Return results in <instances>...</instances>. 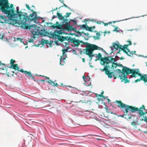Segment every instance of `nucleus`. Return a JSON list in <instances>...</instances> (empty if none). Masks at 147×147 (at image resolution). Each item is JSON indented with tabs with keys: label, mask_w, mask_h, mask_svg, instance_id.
Wrapping results in <instances>:
<instances>
[{
	"label": "nucleus",
	"mask_w": 147,
	"mask_h": 147,
	"mask_svg": "<svg viewBox=\"0 0 147 147\" xmlns=\"http://www.w3.org/2000/svg\"><path fill=\"white\" fill-rule=\"evenodd\" d=\"M109 65H107V66H105V67L102 69L100 70L102 71H105V73L109 78H111L113 74L116 76H118V78H120L121 80V82H123L124 81V83H129V80H128L127 76L125 74V72H123V71L120 69H115L113 72H110V71L108 70V68L110 69H114L115 66L113 65L111 63H109Z\"/></svg>",
	"instance_id": "f257e3e1"
},
{
	"label": "nucleus",
	"mask_w": 147,
	"mask_h": 147,
	"mask_svg": "<svg viewBox=\"0 0 147 147\" xmlns=\"http://www.w3.org/2000/svg\"><path fill=\"white\" fill-rule=\"evenodd\" d=\"M32 13L30 14L29 16H27V13L21 16V20L20 22H19V20H14L13 23L15 24V26L17 27H20L21 28H26L28 24L26 22H29L31 21H35L38 19L36 13L33 10H31Z\"/></svg>",
	"instance_id": "f03ea898"
},
{
	"label": "nucleus",
	"mask_w": 147,
	"mask_h": 147,
	"mask_svg": "<svg viewBox=\"0 0 147 147\" xmlns=\"http://www.w3.org/2000/svg\"><path fill=\"white\" fill-rule=\"evenodd\" d=\"M116 102H117V106L118 107L122 109L123 112L125 113H127L129 111L132 113H134L137 111H139V114L140 117L144 115L145 113L147 114V112H144L142 109H143L145 110V107L144 105H143L140 108L129 105L125 104L121 102V101L116 100Z\"/></svg>",
	"instance_id": "7ed1b4c3"
},
{
	"label": "nucleus",
	"mask_w": 147,
	"mask_h": 147,
	"mask_svg": "<svg viewBox=\"0 0 147 147\" xmlns=\"http://www.w3.org/2000/svg\"><path fill=\"white\" fill-rule=\"evenodd\" d=\"M58 18L62 21L61 24H59L58 22H56V24H54L51 26L53 28H57L60 30L65 29L68 31L71 30L72 26H70L69 22L68 19H65L62 15L58 12L57 13Z\"/></svg>",
	"instance_id": "20e7f679"
},
{
	"label": "nucleus",
	"mask_w": 147,
	"mask_h": 147,
	"mask_svg": "<svg viewBox=\"0 0 147 147\" xmlns=\"http://www.w3.org/2000/svg\"><path fill=\"white\" fill-rule=\"evenodd\" d=\"M9 8L7 9V11L8 10L9 12L3 11L2 10H1L4 13L8 15L9 19L10 20L11 24L15 26V24L13 23V21L14 20H18L16 19V17L17 16V14L15 13H14V8L13 7V5L11 4L10 6H9V3H8Z\"/></svg>",
	"instance_id": "39448f33"
},
{
	"label": "nucleus",
	"mask_w": 147,
	"mask_h": 147,
	"mask_svg": "<svg viewBox=\"0 0 147 147\" xmlns=\"http://www.w3.org/2000/svg\"><path fill=\"white\" fill-rule=\"evenodd\" d=\"M26 28H22L24 29H29L30 31L31 32L32 34L33 35L31 37V38H33L35 39L36 37L35 36L36 35H39L41 34L40 31L41 30L40 28L39 27H37L36 25L34 24L33 25L28 26L27 25Z\"/></svg>",
	"instance_id": "423d86ee"
},
{
	"label": "nucleus",
	"mask_w": 147,
	"mask_h": 147,
	"mask_svg": "<svg viewBox=\"0 0 147 147\" xmlns=\"http://www.w3.org/2000/svg\"><path fill=\"white\" fill-rule=\"evenodd\" d=\"M122 71H123V72H125L126 76L131 73L132 74L130 76L131 78L133 77L135 78L136 77V75L138 76L139 74H141L136 72V70L134 69H131L126 67H123Z\"/></svg>",
	"instance_id": "0eeeda50"
},
{
	"label": "nucleus",
	"mask_w": 147,
	"mask_h": 147,
	"mask_svg": "<svg viewBox=\"0 0 147 147\" xmlns=\"http://www.w3.org/2000/svg\"><path fill=\"white\" fill-rule=\"evenodd\" d=\"M89 44V45L86 47V55H90L92 54L93 51L96 50H99L101 49H102L100 47L95 45Z\"/></svg>",
	"instance_id": "6e6552de"
},
{
	"label": "nucleus",
	"mask_w": 147,
	"mask_h": 147,
	"mask_svg": "<svg viewBox=\"0 0 147 147\" xmlns=\"http://www.w3.org/2000/svg\"><path fill=\"white\" fill-rule=\"evenodd\" d=\"M8 0H0V9L3 11L9 12L6 11L9 8Z\"/></svg>",
	"instance_id": "1a4fd4ad"
},
{
	"label": "nucleus",
	"mask_w": 147,
	"mask_h": 147,
	"mask_svg": "<svg viewBox=\"0 0 147 147\" xmlns=\"http://www.w3.org/2000/svg\"><path fill=\"white\" fill-rule=\"evenodd\" d=\"M97 55V54H96ZM102 55L101 54L99 53L98 54V55L96 56V59L95 61H96L97 60H100V64L102 65H104L105 63L107 61H109L108 60V57H105L102 58Z\"/></svg>",
	"instance_id": "9d476101"
},
{
	"label": "nucleus",
	"mask_w": 147,
	"mask_h": 147,
	"mask_svg": "<svg viewBox=\"0 0 147 147\" xmlns=\"http://www.w3.org/2000/svg\"><path fill=\"white\" fill-rule=\"evenodd\" d=\"M138 76L140 77V78L135 80V83L140 82L141 80L143 81L144 83L147 82V75L146 74H144L142 75L141 74H139Z\"/></svg>",
	"instance_id": "9b49d317"
},
{
	"label": "nucleus",
	"mask_w": 147,
	"mask_h": 147,
	"mask_svg": "<svg viewBox=\"0 0 147 147\" xmlns=\"http://www.w3.org/2000/svg\"><path fill=\"white\" fill-rule=\"evenodd\" d=\"M70 41L73 43L74 46L78 47L80 43H83L82 41L78 39H76L75 38H71L70 39Z\"/></svg>",
	"instance_id": "f8f14e48"
},
{
	"label": "nucleus",
	"mask_w": 147,
	"mask_h": 147,
	"mask_svg": "<svg viewBox=\"0 0 147 147\" xmlns=\"http://www.w3.org/2000/svg\"><path fill=\"white\" fill-rule=\"evenodd\" d=\"M121 45L119 43L113 42L112 43L111 48L112 50L115 51L118 50L119 48L120 49L121 48Z\"/></svg>",
	"instance_id": "ddd939ff"
},
{
	"label": "nucleus",
	"mask_w": 147,
	"mask_h": 147,
	"mask_svg": "<svg viewBox=\"0 0 147 147\" xmlns=\"http://www.w3.org/2000/svg\"><path fill=\"white\" fill-rule=\"evenodd\" d=\"M108 57V60L109 61H107L105 63L106 64L105 66H107V65H108V66L109 65V63H111L113 65H115L116 63H114V62L116 61V60L115 59V58H112L111 57Z\"/></svg>",
	"instance_id": "4468645a"
},
{
	"label": "nucleus",
	"mask_w": 147,
	"mask_h": 147,
	"mask_svg": "<svg viewBox=\"0 0 147 147\" xmlns=\"http://www.w3.org/2000/svg\"><path fill=\"white\" fill-rule=\"evenodd\" d=\"M14 72L12 70V69L10 68H7V73L6 74L7 77H11V76H13L14 75Z\"/></svg>",
	"instance_id": "2eb2a0df"
},
{
	"label": "nucleus",
	"mask_w": 147,
	"mask_h": 147,
	"mask_svg": "<svg viewBox=\"0 0 147 147\" xmlns=\"http://www.w3.org/2000/svg\"><path fill=\"white\" fill-rule=\"evenodd\" d=\"M16 13H17V16L18 15L19 18V22H21V20H22L21 19V17L20 16H22V15H24V14H26V13H24L22 12L21 11H19V7H16Z\"/></svg>",
	"instance_id": "dca6fc26"
},
{
	"label": "nucleus",
	"mask_w": 147,
	"mask_h": 147,
	"mask_svg": "<svg viewBox=\"0 0 147 147\" xmlns=\"http://www.w3.org/2000/svg\"><path fill=\"white\" fill-rule=\"evenodd\" d=\"M4 65L5 67H1L0 68V73L3 74H5L7 73V68L6 69L5 65Z\"/></svg>",
	"instance_id": "f3484780"
},
{
	"label": "nucleus",
	"mask_w": 147,
	"mask_h": 147,
	"mask_svg": "<svg viewBox=\"0 0 147 147\" xmlns=\"http://www.w3.org/2000/svg\"><path fill=\"white\" fill-rule=\"evenodd\" d=\"M66 58L62 57V56H61L60 59V64L61 65H63L65 63Z\"/></svg>",
	"instance_id": "a211bd4d"
},
{
	"label": "nucleus",
	"mask_w": 147,
	"mask_h": 147,
	"mask_svg": "<svg viewBox=\"0 0 147 147\" xmlns=\"http://www.w3.org/2000/svg\"><path fill=\"white\" fill-rule=\"evenodd\" d=\"M10 68L12 69H14L15 71L17 70L18 71L19 70V69L20 68L18 66V64H15L13 65H12L11 66H10Z\"/></svg>",
	"instance_id": "6ab92c4d"
},
{
	"label": "nucleus",
	"mask_w": 147,
	"mask_h": 147,
	"mask_svg": "<svg viewBox=\"0 0 147 147\" xmlns=\"http://www.w3.org/2000/svg\"><path fill=\"white\" fill-rule=\"evenodd\" d=\"M24 73L28 75V76L30 77L32 79H34V81H36L34 79V76L32 75V73L30 71H27L25 70Z\"/></svg>",
	"instance_id": "aec40b11"
},
{
	"label": "nucleus",
	"mask_w": 147,
	"mask_h": 147,
	"mask_svg": "<svg viewBox=\"0 0 147 147\" xmlns=\"http://www.w3.org/2000/svg\"><path fill=\"white\" fill-rule=\"evenodd\" d=\"M120 117H123L127 120H128V119H131V117L133 116V115H132L131 116H129L127 114H125L120 115Z\"/></svg>",
	"instance_id": "412c9836"
},
{
	"label": "nucleus",
	"mask_w": 147,
	"mask_h": 147,
	"mask_svg": "<svg viewBox=\"0 0 147 147\" xmlns=\"http://www.w3.org/2000/svg\"><path fill=\"white\" fill-rule=\"evenodd\" d=\"M105 109H106V111L108 113H111V114H112L114 115H117L115 113L112 112L111 111V110L110 109H109L108 107L107 106H106Z\"/></svg>",
	"instance_id": "4be33fe9"
},
{
	"label": "nucleus",
	"mask_w": 147,
	"mask_h": 147,
	"mask_svg": "<svg viewBox=\"0 0 147 147\" xmlns=\"http://www.w3.org/2000/svg\"><path fill=\"white\" fill-rule=\"evenodd\" d=\"M128 55H127L128 56H132L134 54H135L136 53V51H130L129 50H128Z\"/></svg>",
	"instance_id": "5701e85b"
},
{
	"label": "nucleus",
	"mask_w": 147,
	"mask_h": 147,
	"mask_svg": "<svg viewBox=\"0 0 147 147\" xmlns=\"http://www.w3.org/2000/svg\"><path fill=\"white\" fill-rule=\"evenodd\" d=\"M125 49L121 47V48H120L119 51L117 53H120V52L121 51V50L123 51L124 53H125L127 55H128V51L127 52Z\"/></svg>",
	"instance_id": "b1692460"
},
{
	"label": "nucleus",
	"mask_w": 147,
	"mask_h": 147,
	"mask_svg": "<svg viewBox=\"0 0 147 147\" xmlns=\"http://www.w3.org/2000/svg\"><path fill=\"white\" fill-rule=\"evenodd\" d=\"M96 36H94L93 37L95 40L99 39L100 36V34L97 32L96 33Z\"/></svg>",
	"instance_id": "393cba45"
},
{
	"label": "nucleus",
	"mask_w": 147,
	"mask_h": 147,
	"mask_svg": "<svg viewBox=\"0 0 147 147\" xmlns=\"http://www.w3.org/2000/svg\"><path fill=\"white\" fill-rule=\"evenodd\" d=\"M56 36L58 37L57 39L61 42L63 41L65 39L64 37L63 36H61L58 35H56Z\"/></svg>",
	"instance_id": "a878e982"
},
{
	"label": "nucleus",
	"mask_w": 147,
	"mask_h": 147,
	"mask_svg": "<svg viewBox=\"0 0 147 147\" xmlns=\"http://www.w3.org/2000/svg\"><path fill=\"white\" fill-rule=\"evenodd\" d=\"M49 41L48 40H45L44 39H42L41 41V43L43 44H47L49 43Z\"/></svg>",
	"instance_id": "bb28decb"
},
{
	"label": "nucleus",
	"mask_w": 147,
	"mask_h": 147,
	"mask_svg": "<svg viewBox=\"0 0 147 147\" xmlns=\"http://www.w3.org/2000/svg\"><path fill=\"white\" fill-rule=\"evenodd\" d=\"M140 124L138 123V121H133L131 122V125H133L134 126L137 125H139Z\"/></svg>",
	"instance_id": "cd10ccee"
},
{
	"label": "nucleus",
	"mask_w": 147,
	"mask_h": 147,
	"mask_svg": "<svg viewBox=\"0 0 147 147\" xmlns=\"http://www.w3.org/2000/svg\"><path fill=\"white\" fill-rule=\"evenodd\" d=\"M71 13H67L66 14V15L64 16V17L66 19H67V18L69 17L70 16Z\"/></svg>",
	"instance_id": "c85d7f7f"
},
{
	"label": "nucleus",
	"mask_w": 147,
	"mask_h": 147,
	"mask_svg": "<svg viewBox=\"0 0 147 147\" xmlns=\"http://www.w3.org/2000/svg\"><path fill=\"white\" fill-rule=\"evenodd\" d=\"M103 92L102 91V92L100 94H96V96H98L99 97H102L104 98L105 99V96L103 95Z\"/></svg>",
	"instance_id": "c756f323"
},
{
	"label": "nucleus",
	"mask_w": 147,
	"mask_h": 147,
	"mask_svg": "<svg viewBox=\"0 0 147 147\" xmlns=\"http://www.w3.org/2000/svg\"><path fill=\"white\" fill-rule=\"evenodd\" d=\"M61 30H57L56 31H55V33L59 35H61L62 34Z\"/></svg>",
	"instance_id": "7c9ffc66"
},
{
	"label": "nucleus",
	"mask_w": 147,
	"mask_h": 147,
	"mask_svg": "<svg viewBox=\"0 0 147 147\" xmlns=\"http://www.w3.org/2000/svg\"><path fill=\"white\" fill-rule=\"evenodd\" d=\"M78 26L80 27L81 29L82 28H87L86 24L80 25Z\"/></svg>",
	"instance_id": "2f4dec72"
},
{
	"label": "nucleus",
	"mask_w": 147,
	"mask_h": 147,
	"mask_svg": "<svg viewBox=\"0 0 147 147\" xmlns=\"http://www.w3.org/2000/svg\"><path fill=\"white\" fill-rule=\"evenodd\" d=\"M4 17L0 15V22L3 23V20L4 19Z\"/></svg>",
	"instance_id": "473e14b6"
},
{
	"label": "nucleus",
	"mask_w": 147,
	"mask_h": 147,
	"mask_svg": "<svg viewBox=\"0 0 147 147\" xmlns=\"http://www.w3.org/2000/svg\"><path fill=\"white\" fill-rule=\"evenodd\" d=\"M87 29H86V30H88L90 32H92L93 31L92 27H88V26H87Z\"/></svg>",
	"instance_id": "72a5a7b5"
},
{
	"label": "nucleus",
	"mask_w": 147,
	"mask_h": 147,
	"mask_svg": "<svg viewBox=\"0 0 147 147\" xmlns=\"http://www.w3.org/2000/svg\"><path fill=\"white\" fill-rule=\"evenodd\" d=\"M15 62V61L13 59H11L10 61V64H11L10 66H11L12 65H13Z\"/></svg>",
	"instance_id": "f704fd0d"
},
{
	"label": "nucleus",
	"mask_w": 147,
	"mask_h": 147,
	"mask_svg": "<svg viewBox=\"0 0 147 147\" xmlns=\"http://www.w3.org/2000/svg\"><path fill=\"white\" fill-rule=\"evenodd\" d=\"M62 55L61 56H62V57L67 58V54L65 53L66 52H62Z\"/></svg>",
	"instance_id": "c9c22d12"
},
{
	"label": "nucleus",
	"mask_w": 147,
	"mask_h": 147,
	"mask_svg": "<svg viewBox=\"0 0 147 147\" xmlns=\"http://www.w3.org/2000/svg\"><path fill=\"white\" fill-rule=\"evenodd\" d=\"M143 117H144V119H140L141 121H143L144 120V121H146V122H147V117L146 116L144 117V116L143 115Z\"/></svg>",
	"instance_id": "e433bc0d"
},
{
	"label": "nucleus",
	"mask_w": 147,
	"mask_h": 147,
	"mask_svg": "<svg viewBox=\"0 0 147 147\" xmlns=\"http://www.w3.org/2000/svg\"><path fill=\"white\" fill-rule=\"evenodd\" d=\"M115 65H116V66L115 67H115H116L117 66H119L120 67H121L122 66L123 67H123H124V66H122V64H117V63H116V64Z\"/></svg>",
	"instance_id": "4c0bfd02"
},
{
	"label": "nucleus",
	"mask_w": 147,
	"mask_h": 147,
	"mask_svg": "<svg viewBox=\"0 0 147 147\" xmlns=\"http://www.w3.org/2000/svg\"><path fill=\"white\" fill-rule=\"evenodd\" d=\"M94 22H96V23H97L98 24H101V23H102V22H101L100 21H96L95 20H94Z\"/></svg>",
	"instance_id": "58836bf2"
},
{
	"label": "nucleus",
	"mask_w": 147,
	"mask_h": 147,
	"mask_svg": "<svg viewBox=\"0 0 147 147\" xmlns=\"http://www.w3.org/2000/svg\"><path fill=\"white\" fill-rule=\"evenodd\" d=\"M26 6L28 10H30L31 11L32 10L31 9L30 7H29V5H27V4H26Z\"/></svg>",
	"instance_id": "ea45409f"
},
{
	"label": "nucleus",
	"mask_w": 147,
	"mask_h": 147,
	"mask_svg": "<svg viewBox=\"0 0 147 147\" xmlns=\"http://www.w3.org/2000/svg\"><path fill=\"white\" fill-rule=\"evenodd\" d=\"M113 31H115L116 32H118L119 31L118 30V28L117 27H115L114 29L113 30Z\"/></svg>",
	"instance_id": "a19ab883"
},
{
	"label": "nucleus",
	"mask_w": 147,
	"mask_h": 147,
	"mask_svg": "<svg viewBox=\"0 0 147 147\" xmlns=\"http://www.w3.org/2000/svg\"><path fill=\"white\" fill-rule=\"evenodd\" d=\"M68 48H67L66 49H63L62 50V52H67L68 50Z\"/></svg>",
	"instance_id": "79ce46f5"
},
{
	"label": "nucleus",
	"mask_w": 147,
	"mask_h": 147,
	"mask_svg": "<svg viewBox=\"0 0 147 147\" xmlns=\"http://www.w3.org/2000/svg\"><path fill=\"white\" fill-rule=\"evenodd\" d=\"M102 23L104 24L105 26H107L108 25V24H109L112 23V22H109L108 23H104L103 22H102Z\"/></svg>",
	"instance_id": "37998d69"
},
{
	"label": "nucleus",
	"mask_w": 147,
	"mask_h": 147,
	"mask_svg": "<svg viewBox=\"0 0 147 147\" xmlns=\"http://www.w3.org/2000/svg\"><path fill=\"white\" fill-rule=\"evenodd\" d=\"M87 55L90 58V60L92 59V57L94 56V55L92 54H90V55Z\"/></svg>",
	"instance_id": "c03bdc74"
},
{
	"label": "nucleus",
	"mask_w": 147,
	"mask_h": 147,
	"mask_svg": "<svg viewBox=\"0 0 147 147\" xmlns=\"http://www.w3.org/2000/svg\"><path fill=\"white\" fill-rule=\"evenodd\" d=\"M47 82L49 83V84H52L54 83V82H53L52 81L50 80H49Z\"/></svg>",
	"instance_id": "a18cd8bd"
},
{
	"label": "nucleus",
	"mask_w": 147,
	"mask_h": 147,
	"mask_svg": "<svg viewBox=\"0 0 147 147\" xmlns=\"http://www.w3.org/2000/svg\"><path fill=\"white\" fill-rule=\"evenodd\" d=\"M82 33L84 34L85 36H88V35H89V34L88 33H85L83 31L82 32Z\"/></svg>",
	"instance_id": "49530a36"
},
{
	"label": "nucleus",
	"mask_w": 147,
	"mask_h": 147,
	"mask_svg": "<svg viewBox=\"0 0 147 147\" xmlns=\"http://www.w3.org/2000/svg\"><path fill=\"white\" fill-rule=\"evenodd\" d=\"M127 42L128 43V44L127 45H131L132 44L130 40H128L127 41Z\"/></svg>",
	"instance_id": "de8ad7c7"
},
{
	"label": "nucleus",
	"mask_w": 147,
	"mask_h": 147,
	"mask_svg": "<svg viewBox=\"0 0 147 147\" xmlns=\"http://www.w3.org/2000/svg\"><path fill=\"white\" fill-rule=\"evenodd\" d=\"M128 46V45H125L123 47V48H125V49H127L128 50V49L127 48V46Z\"/></svg>",
	"instance_id": "09e8293b"
},
{
	"label": "nucleus",
	"mask_w": 147,
	"mask_h": 147,
	"mask_svg": "<svg viewBox=\"0 0 147 147\" xmlns=\"http://www.w3.org/2000/svg\"><path fill=\"white\" fill-rule=\"evenodd\" d=\"M28 42H33V40L32 39H29L28 40Z\"/></svg>",
	"instance_id": "8fccbe9b"
},
{
	"label": "nucleus",
	"mask_w": 147,
	"mask_h": 147,
	"mask_svg": "<svg viewBox=\"0 0 147 147\" xmlns=\"http://www.w3.org/2000/svg\"><path fill=\"white\" fill-rule=\"evenodd\" d=\"M20 71L22 73H23V72H24V71H24V70L23 69H22L20 70V69H19V71Z\"/></svg>",
	"instance_id": "3c124183"
},
{
	"label": "nucleus",
	"mask_w": 147,
	"mask_h": 147,
	"mask_svg": "<svg viewBox=\"0 0 147 147\" xmlns=\"http://www.w3.org/2000/svg\"><path fill=\"white\" fill-rule=\"evenodd\" d=\"M3 36L1 34H0V39H3Z\"/></svg>",
	"instance_id": "603ef678"
},
{
	"label": "nucleus",
	"mask_w": 147,
	"mask_h": 147,
	"mask_svg": "<svg viewBox=\"0 0 147 147\" xmlns=\"http://www.w3.org/2000/svg\"><path fill=\"white\" fill-rule=\"evenodd\" d=\"M53 86H57L58 85V84L56 83H54H54H53Z\"/></svg>",
	"instance_id": "864d4df0"
},
{
	"label": "nucleus",
	"mask_w": 147,
	"mask_h": 147,
	"mask_svg": "<svg viewBox=\"0 0 147 147\" xmlns=\"http://www.w3.org/2000/svg\"><path fill=\"white\" fill-rule=\"evenodd\" d=\"M82 78H83L84 80L85 81H86V80H85L86 79V76L84 75L83 76Z\"/></svg>",
	"instance_id": "5fc2aeb1"
},
{
	"label": "nucleus",
	"mask_w": 147,
	"mask_h": 147,
	"mask_svg": "<svg viewBox=\"0 0 147 147\" xmlns=\"http://www.w3.org/2000/svg\"><path fill=\"white\" fill-rule=\"evenodd\" d=\"M63 3V6H64L66 8H68V7L64 3Z\"/></svg>",
	"instance_id": "6e6d98bb"
},
{
	"label": "nucleus",
	"mask_w": 147,
	"mask_h": 147,
	"mask_svg": "<svg viewBox=\"0 0 147 147\" xmlns=\"http://www.w3.org/2000/svg\"><path fill=\"white\" fill-rule=\"evenodd\" d=\"M19 74V73L18 72H16L15 74L17 76L19 77L20 76L18 74Z\"/></svg>",
	"instance_id": "4d7b16f0"
},
{
	"label": "nucleus",
	"mask_w": 147,
	"mask_h": 147,
	"mask_svg": "<svg viewBox=\"0 0 147 147\" xmlns=\"http://www.w3.org/2000/svg\"><path fill=\"white\" fill-rule=\"evenodd\" d=\"M124 59V58L123 57H121L120 58V59L121 60H123Z\"/></svg>",
	"instance_id": "13d9d810"
},
{
	"label": "nucleus",
	"mask_w": 147,
	"mask_h": 147,
	"mask_svg": "<svg viewBox=\"0 0 147 147\" xmlns=\"http://www.w3.org/2000/svg\"><path fill=\"white\" fill-rule=\"evenodd\" d=\"M82 59V61L84 62H85V59L84 58H83Z\"/></svg>",
	"instance_id": "bf43d9fd"
},
{
	"label": "nucleus",
	"mask_w": 147,
	"mask_h": 147,
	"mask_svg": "<svg viewBox=\"0 0 147 147\" xmlns=\"http://www.w3.org/2000/svg\"><path fill=\"white\" fill-rule=\"evenodd\" d=\"M60 2L62 3H64V1L63 0H59Z\"/></svg>",
	"instance_id": "052dcab7"
},
{
	"label": "nucleus",
	"mask_w": 147,
	"mask_h": 147,
	"mask_svg": "<svg viewBox=\"0 0 147 147\" xmlns=\"http://www.w3.org/2000/svg\"><path fill=\"white\" fill-rule=\"evenodd\" d=\"M97 97H98V100H100L101 99V98L100 97H99L98 96H97Z\"/></svg>",
	"instance_id": "680f3d73"
},
{
	"label": "nucleus",
	"mask_w": 147,
	"mask_h": 147,
	"mask_svg": "<svg viewBox=\"0 0 147 147\" xmlns=\"http://www.w3.org/2000/svg\"><path fill=\"white\" fill-rule=\"evenodd\" d=\"M1 65H5V64L4 63H1V62H0V66Z\"/></svg>",
	"instance_id": "e2e57ef3"
},
{
	"label": "nucleus",
	"mask_w": 147,
	"mask_h": 147,
	"mask_svg": "<svg viewBox=\"0 0 147 147\" xmlns=\"http://www.w3.org/2000/svg\"><path fill=\"white\" fill-rule=\"evenodd\" d=\"M42 76L45 77V78H46L47 79H49V78L48 77H47V76Z\"/></svg>",
	"instance_id": "0e129e2a"
},
{
	"label": "nucleus",
	"mask_w": 147,
	"mask_h": 147,
	"mask_svg": "<svg viewBox=\"0 0 147 147\" xmlns=\"http://www.w3.org/2000/svg\"><path fill=\"white\" fill-rule=\"evenodd\" d=\"M113 75L114 76V79H116L117 78V77H116V76H115L114 75H113Z\"/></svg>",
	"instance_id": "69168bd1"
},
{
	"label": "nucleus",
	"mask_w": 147,
	"mask_h": 147,
	"mask_svg": "<svg viewBox=\"0 0 147 147\" xmlns=\"http://www.w3.org/2000/svg\"><path fill=\"white\" fill-rule=\"evenodd\" d=\"M136 72H137L138 73H139L140 71H139V69H136Z\"/></svg>",
	"instance_id": "338daca9"
},
{
	"label": "nucleus",
	"mask_w": 147,
	"mask_h": 147,
	"mask_svg": "<svg viewBox=\"0 0 147 147\" xmlns=\"http://www.w3.org/2000/svg\"><path fill=\"white\" fill-rule=\"evenodd\" d=\"M73 21L74 22V23L76 24H77V22H76L75 20H73Z\"/></svg>",
	"instance_id": "774afa93"
}]
</instances>
